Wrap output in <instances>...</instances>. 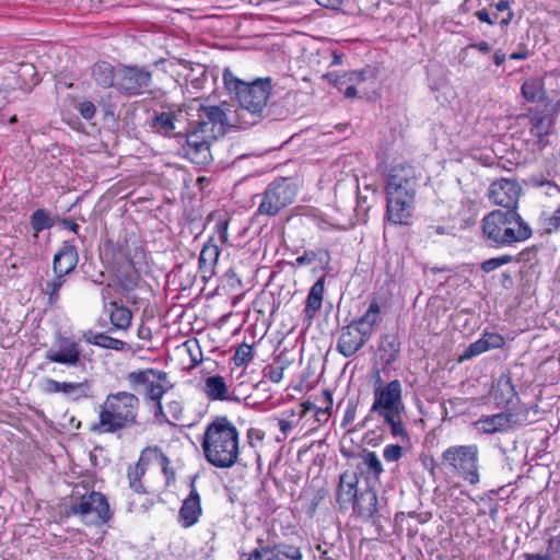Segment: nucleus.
I'll return each instance as SVG.
<instances>
[{"mask_svg":"<svg viewBox=\"0 0 560 560\" xmlns=\"http://www.w3.org/2000/svg\"><path fill=\"white\" fill-rule=\"evenodd\" d=\"M156 457L160 458L161 460V465H162V470L164 472V475H168L170 470H168V465H170V459L168 457L162 453V451L159 448V453H153Z\"/></svg>","mask_w":560,"mask_h":560,"instance_id":"nucleus-59","label":"nucleus"},{"mask_svg":"<svg viewBox=\"0 0 560 560\" xmlns=\"http://www.w3.org/2000/svg\"><path fill=\"white\" fill-rule=\"evenodd\" d=\"M383 456L387 462H397L402 456V448L397 444H390L385 446Z\"/></svg>","mask_w":560,"mask_h":560,"instance_id":"nucleus-49","label":"nucleus"},{"mask_svg":"<svg viewBox=\"0 0 560 560\" xmlns=\"http://www.w3.org/2000/svg\"><path fill=\"white\" fill-rule=\"evenodd\" d=\"M220 256L219 246L210 238L202 247L199 256V268L210 270L218 261Z\"/></svg>","mask_w":560,"mask_h":560,"instance_id":"nucleus-32","label":"nucleus"},{"mask_svg":"<svg viewBox=\"0 0 560 560\" xmlns=\"http://www.w3.org/2000/svg\"><path fill=\"white\" fill-rule=\"evenodd\" d=\"M477 454V447L474 445L452 446L443 452L442 464L471 485H476L479 481Z\"/></svg>","mask_w":560,"mask_h":560,"instance_id":"nucleus-11","label":"nucleus"},{"mask_svg":"<svg viewBox=\"0 0 560 560\" xmlns=\"http://www.w3.org/2000/svg\"><path fill=\"white\" fill-rule=\"evenodd\" d=\"M238 444V431L225 416L211 421L201 440L206 460L217 468H231L237 463Z\"/></svg>","mask_w":560,"mask_h":560,"instance_id":"nucleus-2","label":"nucleus"},{"mask_svg":"<svg viewBox=\"0 0 560 560\" xmlns=\"http://www.w3.org/2000/svg\"><path fill=\"white\" fill-rule=\"evenodd\" d=\"M152 71L147 67H117V90L128 96L141 95L150 90Z\"/></svg>","mask_w":560,"mask_h":560,"instance_id":"nucleus-12","label":"nucleus"},{"mask_svg":"<svg viewBox=\"0 0 560 560\" xmlns=\"http://www.w3.org/2000/svg\"><path fill=\"white\" fill-rule=\"evenodd\" d=\"M381 313V306L376 300L372 301L369 305L365 313L357 318L353 319L352 323L355 324L357 327H361V330H370V337L372 336L374 331L375 325L381 320L380 318Z\"/></svg>","mask_w":560,"mask_h":560,"instance_id":"nucleus-28","label":"nucleus"},{"mask_svg":"<svg viewBox=\"0 0 560 560\" xmlns=\"http://www.w3.org/2000/svg\"><path fill=\"white\" fill-rule=\"evenodd\" d=\"M279 428L282 436H277L278 442H282L287 439L288 433L293 427V422L285 419H278Z\"/></svg>","mask_w":560,"mask_h":560,"instance_id":"nucleus-57","label":"nucleus"},{"mask_svg":"<svg viewBox=\"0 0 560 560\" xmlns=\"http://www.w3.org/2000/svg\"><path fill=\"white\" fill-rule=\"evenodd\" d=\"M203 393L209 400H232L229 395V387L221 375H212L205 380Z\"/></svg>","mask_w":560,"mask_h":560,"instance_id":"nucleus-25","label":"nucleus"},{"mask_svg":"<svg viewBox=\"0 0 560 560\" xmlns=\"http://www.w3.org/2000/svg\"><path fill=\"white\" fill-rule=\"evenodd\" d=\"M360 471L365 468L368 472L372 474L375 478H378L383 472V466L377 455L374 452H368L362 457V463L357 466Z\"/></svg>","mask_w":560,"mask_h":560,"instance_id":"nucleus-38","label":"nucleus"},{"mask_svg":"<svg viewBox=\"0 0 560 560\" xmlns=\"http://www.w3.org/2000/svg\"><path fill=\"white\" fill-rule=\"evenodd\" d=\"M93 345L104 348V349H110L116 351H122L126 348V342L122 340L113 338L105 332H96L94 336Z\"/></svg>","mask_w":560,"mask_h":560,"instance_id":"nucleus-40","label":"nucleus"},{"mask_svg":"<svg viewBox=\"0 0 560 560\" xmlns=\"http://www.w3.org/2000/svg\"><path fill=\"white\" fill-rule=\"evenodd\" d=\"M319 5L329 8V9H337L343 0H315Z\"/></svg>","mask_w":560,"mask_h":560,"instance_id":"nucleus-61","label":"nucleus"},{"mask_svg":"<svg viewBox=\"0 0 560 560\" xmlns=\"http://www.w3.org/2000/svg\"><path fill=\"white\" fill-rule=\"evenodd\" d=\"M530 131L537 136L542 137L549 132L551 119L545 113L533 114L529 118Z\"/></svg>","mask_w":560,"mask_h":560,"instance_id":"nucleus-37","label":"nucleus"},{"mask_svg":"<svg viewBox=\"0 0 560 560\" xmlns=\"http://www.w3.org/2000/svg\"><path fill=\"white\" fill-rule=\"evenodd\" d=\"M324 395V407H316L315 409V420L319 423H325L328 421L330 411L332 409V394L330 389H325L323 392Z\"/></svg>","mask_w":560,"mask_h":560,"instance_id":"nucleus-42","label":"nucleus"},{"mask_svg":"<svg viewBox=\"0 0 560 560\" xmlns=\"http://www.w3.org/2000/svg\"><path fill=\"white\" fill-rule=\"evenodd\" d=\"M212 140V138H208L200 131L195 130V127H190L186 136V144L183 145L185 155L197 165H208L212 160L210 152Z\"/></svg>","mask_w":560,"mask_h":560,"instance_id":"nucleus-16","label":"nucleus"},{"mask_svg":"<svg viewBox=\"0 0 560 560\" xmlns=\"http://www.w3.org/2000/svg\"><path fill=\"white\" fill-rule=\"evenodd\" d=\"M472 50H478L479 52H481L482 55H487L489 51H490V46L487 42L482 40V42H479L477 44H469L467 45L464 49H463V52L465 55H469L470 51Z\"/></svg>","mask_w":560,"mask_h":560,"instance_id":"nucleus-55","label":"nucleus"},{"mask_svg":"<svg viewBox=\"0 0 560 560\" xmlns=\"http://www.w3.org/2000/svg\"><path fill=\"white\" fill-rule=\"evenodd\" d=\"M359 477L355 471L346 470L339 477L336 501L340 509H348L358 493Z\"/></svg>","mask_w":560,"mask_h":560,"instance_id":"nucleus-20","label":"nucleus"},{"mask_svg":"<svg viewBox=\"0 0 560 560\" xmlns=\"http://www.w3.org/2000/svg\"><path fill=\"white\" fill-rule=\"evenodd\" d=\"M316 405L311 402V401H304L301 404V412H300V417L303 418L307 415V412L310 411H314L315 412V409H316Z\"/></svg>","mask_w":560,"mask_h":560,"instance_id":"nucleus-63","label":"nucleus"},{"mask_svg":"<svg viewBox=\"0 0 560 560\" xmlns=\"http://www.w3.org/2000/svg\"><path fill=\"white\" fill-rule=\"evenodd\" d=\"M31 225L35 232H42L52 228L54 220L46 210L37 209L31 217Z\"/></svg>","mask_w":560,"mask_h":560,"instance_id":"nucleus-41","label":"nucleus"},{"mask_svg":"<svg viewBox=\"0 0 560 560\" xmlns=\"http://www.w3.org/2000/svg\"><path fill=\"white\" fill-rule=\"evenodd\" d=\"M402 413L404 411L386 412L381 417H383L384 422L389 425L393 436L408 440V432L402 422Z\"/></svg>","mask_w":560,"mask_h":560,"instance_id":"nucleus-35","label":"nucleus"},{"mask_svg":"<svg viewBox=\"0 0 560 560\" xmlns=\"http://www.w3.org/2000/svg\"><path fill=\"white\" fill-rule=\"evenodd\" d=\"M153 453H159L158 446L144 448L141 452L137 464L135 466L128 467L127 475L129 480V487L137 493H145V489L141 482V479L145 474L149 457Z\"/></svg>","mask_w":560,"mask_h":560,"instance_id":"nucleus-21","label":"nucleus"},{"mask_svg":"<svg viewBox=\"0 0 560 560\" xmlns=\"http://www.w3.org/2000/svg\"><path fill=\"white\" fill-rule=\"evenodd\" d=\"M110 305L114 306V310H112L109 315L113 326L118 329H128L132 319L130 310L122 305L118 306L116 302H110Z\"/></svg>","mask_w":560,"mask_h":560,"instance_id":"nucleus-33","label":"nucleus"},{"mask_svg":"<svg viewBox=\"0 0 560 560\" xmlns=\"http://www.w3.org/2000/svg\"><path fill=\"white\" fill-rule=\"evenodd\" d=\"M495 8L498 11L495 19L499 20L502 26H506L513 18V12L510 10L508 1H499Z\"/></svg>","mask_w":560,"mask_h":560,"instance_id":"nucleus-47","label":"nucleus"},{"mask_svg":"<svg viewBox=\"0 0 560 560\" xmlns=\"http://www.w3.org/2000/svg\"><path fill=\"white\" fill-rule=\"evenodd\" d=\"M45 358L49 362L77 368L81 364L82 358L80 343L71 337L58 334L55 346L46 351Z\"/></svg>","mask_w":560,"mask_h":560,"instance_id":"nucleus-15","label":"nucleus"},{"mask_svg":"<svg viewBox=\"0 0 560 560\" xmlns=\"http://www.w3.org/2000/svg\"><path fill=\"white\" fill-rule=\"evenodd\" d=\"M370 330H361L352 322L342 327L336 349L345 358L354 355L370 339Z\"/></svg>","mask_w":560,"mask_h":560,"instance_id":"nucleus-17","label":"nucleus"},{"mask_svg":"<svg viewBox=\"0 0 560 560\" xmlns=\"http://www.w3.org/2000/svg\"><path fill=\"white\" fill-rule=\"evenodd\" d=\"M509 411H510V417H511V422H512V427H520V425H525V424H528L532 422V420H529L528 418V415H529V411H530V408L528 407H521L516 410H512L509 408Z\"/></svg>","mask_w":560,"mask_h":560,"instance_id":"nucleus-45","label":"nucleus"},{"mask_svg":"<svg viewBox=\"0 0 560 560\" xmlns=\"http://www.w3.org/2000/svg\"><path fill=\"white\" fill-rule=\"evenodd\" d=\"M257 547L248 555L247 560H302L299 547L277 542L276 535L257 539Z\"/></svg>","mask_w":560,"mask_h":560,"instance_id":"nucleus-13","label":"nucleus"},{"mask_svg":"<svg viewBox=\"0 0 560 560\" xmlns=\"http://www.w3.org/2000/svg\"><path fill=\"white\" fill-rule=\"evenodd\" d=\"M228 228H229V221L228 220H219L215 223V232L218 233L219 241L222 244L228 243Z\"/></svg>","mask_w":560,"mask_h":560,"instance_id":"nucleus-54","label":"nucleus"},{"mask_svg":"<svg viewBox=\"0 0 560 560\" xmlns=\"http://www.w3.org/2000/svg\"><path fill=\"white\" fill-rule=\"evenodd\" d=\"M348 98L371 97L377 90V74L374 68H365L338 75L334 72L324 75Z\"/></svg>","mask_w":560,"mask_h":560,"instance_id":"nucleus-9","label":"nucleus"},{"mask_svg":"<svg viewBox=\"0 0 560 560\" xmlns=\"http://www.w3.org/2000/svg\"><path fill=\"white\" fill-rule=\"evenodd\" d=\"M313 261H318L323 269H325L330 261V254L327 249L319 248L317 250H305L303 255L296 257L295 264L298 266L310 265Z\"/></svg>","mask_w":560,"mask_h":560,"instance_id":"nucleus-34","label":"nucleus"},{"mask_svg":"<svg viewBox=\"0 0 560 560\" xmlns=\"http://www.w3.org/2000/svg\"><path fill=\"white\" fill-rule=\"evenodd\" d=\"M126 381L135 393H142L147 400H159L174 387L168 374L151 368L128 372Z\"/></svg>","mask_w":560,"mask_h":560,"instance_id":"nucleus-8","label":"nucleus"},{"mask_svg":"<svg viewBox=\"0 0 560 560\" xmlns=\"http://www.w3.org/2000/svg\"><path fill=\"white\" fill-rule=\"evenodd\" d=\"M377 504L376 491L368 488L361 491L350 505H352L354 513L360 517L369 520L375 516Z\"/></svg>","mask_w":560,"mask_h":560,"instance_id":"nucleus-22","label":"nucleus"},{"mask_svg":"<svg viewBox=\"0 0 560 560\" xmlns=\"http://www.w3.org/2000/svg\"><path fill=\"white\" fill-rule=\"evenodd\" d=\"M490 347V341L488 339V334L485 331L481 339L477 340L476 342H472L465 352L460 355V360H467L472 357H476L485 351L488 350Z\"/></svg>","mask_w":560,"mask_h":560,"instance_id":"nucleus-43","label":"nucleus"},{"mask_svg":"<svg viewBox=\"0 0 560 560\" xmlns=\"http://www.w3.org/2000/svg\"><path fill=\"white\" fill-rule=\"evenodd\" d=\"M139 397L126 390L110 393L100 406L98 422L91 428L98 433H115L138 423Z\"/></svg>","mask_w":560,"mask_h":560,"instance_id":"nucleus-5","label":"nucleus"},{"mask_svg":"<svg viewBox=\"0 0 560 560\" xmlns=\"http://www.w3.org/2000/svg\"><path fill=\"white\" fill-rule=\"evenodd\" d=\"M494 400L498 407L509 408L517 400L516 390L512 384L510 373L502 374L497 383L494 392Z\"/></svg>","mask_w":560,"mask_h":560,"instance_id":"nucleus-23","label":"nucleus"},{"mask_svg":"<svg viewBox=\"0 0 560 560\" xmlns=\"http://www.w3.org/2000/svg\"><path fill=\"white\" fill-rule=\"evenodd\" d=\"M167 413L171 416L172 424L174 421H180L184 415V407L182 402L172 400L166 405Z\"/></svg>","mask_w":560,"mask_h":560,"instance_id":"nucleus-48","label":"nucleus"},{"mask_svg":"<svg viewBox=\"0 0 560 560\" xmlns=\"http://www.w3.org/2000/svg\"><path fill=\"white\" fill-rule=\"evenodd\" d=\"M155 405L154 410V418L160 422H167L172 424V420L166 416V412L164 411L163 405H162V398H159V400H152Z\"/></svg>","mask_w":560,"mask_h":560,"instance_id":"nucleus-56","label":"nucleus"},{"mask_svg":"<svg viewBox=\"0 0 560 560\" xmlns=\"http://www.w3.org/2000/svg\"><path fill=\"white\" fill-rule=\"evenodd\" d=\"M512 427L509 409L504 412L492 415V432L508 430Z\"/></svg>","mask_w":560,"mask_h":560,"instance_id":"nucleus-46","label":"nucleus"},{"mask_svg":"<svg viewBox=\"0 0 560 560\" xmlns=\"http://www.w3.org/2000/svg\"><path fill=\"white\" fill-rule=\"evenodd\" d=\"M65 382H58L52 378L45 380L43 392L46 394L63 393Z\"/></svg>","mask_w":560,"mask_h":560,"instance_id":"nucleus-51","label":"nucleus"},{"mask_svg":"<svg viewBox=\"0 0 560 560\" xmlns=\"http://www.w3.org/2000/svg\"><path fill=\"white\" fill-rule=\"evenodd\" d=\"M78 109L80 112V115L88 120L92 119L96 112L95 105L90 101L79 103Z\"/></svg>","mask_w":560,"mask_h":560,"instance_id":"nucleus-53","label":"nucleus"},{"mask_svg":"<svg viewBox=\"0 0 560 560\" xmlns=\"http://www.w3.org/2000/svg\"><path fill=\"white\" fill-rule=\"evenodd\" d=\"M180 114L182 110L162 112L160 114H156L152 119V128L154 129V131L163 136H170L175 131V122L177 121V118Z\"/></svg>","mask_w":560,"mask_h":560,"instance_id":"nucleus-27","label":"nucleus"},{"mask_svg":"<svg viewBox=\"0 0 560 560\" xmlns=\"http://www.w3.org/2000/svg\"><path fill=\"white\" fill-rule=\"evenodd\" d=\"M79 262V254L72 242H65L54 256L52 271L56 275H70Z\"/></svg>","mask_w":560,"mask_h":560,"instance_id":"nucleus-19","label":"nucleus"},{"mask_svg":"<svg viewBox=\"0 0 560 560\" xmlns=\"http://www.w3.org/2000/svg\"><path fill=\"white\" fill-rule=\"evenodd\" d=\"M525 560H555L549 553H524Z\"/></svg>","mask_w":560,"mask_h":560,"instance_id":"nucleus-60","label":"nucleus"},{"mask_svg":"<svg viewBox=\"0 0 560 560\" xmlns=\"http://www.w3.org/2000/svg\"><path fill=\"white\" fill-rule=\"evenodd\" d=\"M92 75L96 83L103 88L115 86L117 89V68L102 61L94 65Z\"/></svg>","mask_w":560,"mask_h":560,"instance_id":"nucleus-26","label":"nucleus"},{"mask_svg":"<svg viewBox=\"0 0 560 560\" xmlns=\"http://www.w3.org/2000/svg\"><path fill=\"white\" fill-rule=\"evenodd\" d=\"M284 368L283 366H272L268 365L265 369V375L272 383H279L283 378Z\"/></svg>","mask_w":560,"mask_h":560,"instance_id":"nucleus-52","label":"nucleus"},{"mask_svg":"<svg viewBox=\"0 0 560 560\" xmlns=\"http://www.w3.org/2000/svg\"><path fill=\"white\" fill-rule=\"evenodd\" d=\"M197 476H194L190 481V493L183 501L179 509L178 520L183 527L188 528L195 525L201 515L200 495L195 486Z\"/></svg>","mask_w":560,"mask_h":560,"instance_id":"nucleus-18","label":"nucleus"},{"mask_svg":"<svg viewBox=\"0 0 560 560\" xmlns=\"http://www.w3.org/2000/svg\"><path fill=\"white\" fill-rule=\"evenodd\" d=\"M325 276H322L310 289L304 308L305 318L312 322L320 310L324 299Z\"/></svg>","mask_w":560,"mask_h":560,"instance_id":"nucleus-24","label":"nucleus"},{"mask_svg":"<svg viewBox=\"0 0 560 560\" xmlns=\"http://www.w3.org/2000/svg\"><path fill=\"white\" fill-rule=\"evenodd\" d=\"M83 493L79 487L70 499L68 515H75L88 525L106 524L113 516L107 498L97 491H88L84 487Z\"/></svg>","mask_w":560,"mask_h":560,"instance_id":"nucleus-7","label":"nucleus"},{"mask_svg":"<svg viewBox=\"0 0 560 560\" xmlns=\"http://www.w3.org/2000/svg\"><path fill=\"white\" fill-rule=\"evenodd\" d=\"M223 82L230 93H235L241 105L237 114L241 115L244 128L252 126L264 116L271 92L270 79H256L245 82L236 78L230 69L223 71Z\"/></svg>","mask_w":560,"mask_h":560,"instance_id":"nucleus-3","label":"nucleus"},{"mask_svg":"<svg viewBox=\"0 0 560 560\" xmlns=\"http://www.w3.org/2000/svg\"><path fill=\"white\" fill-rule=\"evenodd\" d=\"M254 358L253 347L247 343H241L233 357L234 364L236 366L246 365Z\"/></svg>","mask_w":560,"mask_h":560,"instance_id":"nucleus-44","label":"nucleus"},{"mask_svg":"<svg viewBox=\"0 0 560 560\" xmlns=\"http://www.w3.org/2000/svg\"><path fill=\"white\" fill-rule=\"evenodd\" d=\"M523 96L529 101L535 102L542 97V83L538 79L526 80L522 85Z\"/></svg>","mask_w":560,"mask_h":560,"instance_id":"nucleus-39","label":"nucleus"},{"mask_svg":"<svg viewBox=\"0 0 560 560\" xmlns=\"http://www.w3.org/2000/svg\"><path fill=\"white\" fill-rule=\"evenodd\" d=\"M509 261H511V256L509 255H504L501 257H492V269L498 268Z\"/></svg>","mask_w":560,"mask_h":560,"instance_id":"nucleus-64","label":"nucleus"},{"mask_svg":"<svg viewBox=\"0 0 560 560\" xmlns=\"http://www.w3.org/2000/svg\"><path fill=\"white\" fill-rule=\"evenodd\" d=\"M296 196V186L287 177L272 180L264 190L257 208L258 215L276 217L291 205Z\"/></svg>","mask_w":560,"mask_h":560,"instance_id":"nucleus-10","label":"nucleus"},{"mask_svg":"<svg viewBox=\"0 0 560 560\" xmlns=\"http://www.w3.org/2000/svg\"><path fill=\"white\" fill-rule=\"evenodd\" d=\"M520 187L514 180L501 178L492 182V242L511 245L523 242L532 230L516 212Z\"/></svg>","mask_w":560,"mask_h":560,"instance_id":"nucleus-1","label":"nucleus"},{"mask_svg":"<svg viewBox=\"0 0 560 560\" xmlns=\"http://www.w3.org/2000/svg\"><path fill=\"white\" fill-rule=\"evenodd\" d=\"M475 427L478 431L489 433L490 432V418H486L485 420H479V421L475 422Z\"/></svg>","mask_w":560,"mask_h":560,"instance_id":"nucleus-62","label":"nucleus"},{"mask_svg":"<svg viewBox=\"0 0 560 560\" xmlns=\"http://www.w3.org/2000/svg\"><path fill=\"white\" fill-rule=\"evenodd\" d=\"M249 444L253 445L254 441L261 442L265 439V432L260 429L250 428L247 432Z\"/></svg>","mask_w":560,"mask_h":560,"instance_id":"nucleus-58","label":"nucleus"},{"mask_svg":"<svg viewBox=\"0 0 560 560\" xmlns=\"http://www.w3.org/2000/svg\"><path fill=\"white\" fill-rule=\"evenodd\" d=\"M417 176L410 165L399 164L392 168L386 186L388 220L393 224H408L416 196Z\"/></svg>","mask_w":560,"mask_h":560,"instance_id":"nucleus-4","label":"nucleus"},{"mask_svg":"<svg viewBox=\"0 0 560 560\" xmlns=\"http://www.w3.org/2000/svg\"><path fill=\"white\" fill-rule=\"evenodd\" d=\"M530 183L535 187H545L546 188L545 192L548 196H551V197L560 196V187L549 180H544V179H540L537 177H532ZM548 224H549V229L557 230L560 228V208L553 212L552 217L549 219Z\"/></svg>","mask_w":560,"mask_h":560,"instance_id":"nucleus-30","label":"nucleus"},{"mask_svg":"<svg viewBox=\"0 0 560 560\" xmlns=\"http://www.w3.org/2000/svg\"><path fill=\"white\" fill-rule=\"evenodd\" d=\"M65 275H56L54 273V277L51 279L46 280L44 283L40 284V291L48 299V304L54 306L56 305L60 300V289L66 282Z\"/></svg>","mask_w":560,"mask_h":560,"instance_id":"nucleus-29","label":"nucleus"},{"mask_svg":"<svg viewBox=\"0 0 560 560\" xmlns=\"http://www.w3.org/2000/svg\"><path fill=\"white\" fill-rule=\"evenodd\" d=\"M357 408H358L357 401H354V400L348 401L347 408L345 410V416L341 421V427L347 428L353 422V420L355 418V413H357Z\"/></svg>","mask_w":560,"mask_h":560,"instance_id":"nucleus-50","label":"nucleus"},{"mask_svg":"<svg viewBox=\"0 0 560 560\" xmlns=\"http://www.w3.org/2000/svg\"><path fill=\"white\" fill-rule=\"evenodd\" d=\"M91 383L88 380L79 383L65 382L63 393L72 400H79L90 396Z\"/></svg>","mask_w":560,"mask_h":560,"instance_id":"nucleus-36","label":"nucleus"},{"mask_svg":"<svg viewBox=\"0 0 560 560\" xmlns=\"http://www.w3.org/2000/svg\"><path fill=\"white\" fill-rule=\"evenodd\" d=\"M189 109L197 113V118L191 119L189 124L190 127H195V130L208 138L218 139L233 128H244L242 114H237L234 106L226 102L212 105L196 98L190 103Z\"/></svg>","mask_w":560,"mask_h":560,"instance_id":"nucleus-6","label":"nucleus"},{"mask_svg":"<svg viewBox=\"0 0 560 560\" xmlns=\"http://www.w3.org/2000/svg\"><path fill=\"white\" fill-rule=\"evenodd\" d=\"M374 400L371 412L378 416L386 412L405 411L402 401V387L398 380H394L382 388H373Z\"/></svg>","mask_w":560,"mask_h":560,"instance_id":"nucleus-14","label":"nucleus"},{"mask_svg":"<svg viewBox=\"0 0 560 560\" xmlns=\"http://www.w3.org/2000/svg\"><path fill=\"white\" fill-rule=\"evenodd\" d=\"M124 256L135 271H140L145 264V253L138 242L127 243L124 249Z\"/></svg>","mask_w":560,"mask_h":560,"instance_id":"nucleus-31","label":"nucleus"}]
</instances>
